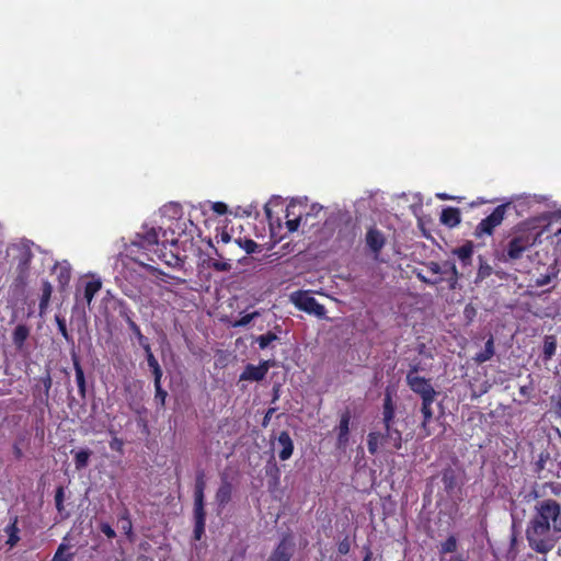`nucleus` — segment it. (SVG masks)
<instances>
[{
	"instance_id": "1",
	"label": "nucleus",
	"mask_w": 561,
	"mask_h": 561,
	"mask_svg": "<svg viewBox=\"0 0 561 561\" xmlns=\"http://www.w3.org/2000/svg\"><path fill=\"white\" fill-rule=\"evenodd\" d=\"M561 535V508L554 500H543L535 505L526 528L529 547L538 553L550 552Z\"/></svg>"
},
{
	"instance_id": "2",
	"label": "nucleus",
	"mask_w": 561,
	"mask_h": 561,
	"mask_svg": "<svg viewBox=\"0 0 561 561\" xmlns=\"http://www.w3.org/2000/svg\"><path fill=\"white\" fill-rule=\"evenodd\" d=\"M417 370L416 366L411 367L407 374V383L414 393L421 397L420 411L423 420L420 425V437L425 438L432 435L430 423L434 415L433 403L438 392L433 388L428 379L417 375Z\"/></svg>"
},
{
	"instance_id": "3",
	"label": "nucleus",
	"mask_w": 561,
	"mask_h": 561,
	"mask_svg": "<svg viewBox=\"0 0 561 561\" xmlns=\"http://www.w3.org/2000/svg\"><path fill=\"white\" fill-rule=\"evenodd\" d=\"M290 301L299 309L318 318L325 317V308L320 305L308 291H296L290 295Z\"/></svg>"
},
{
	"instance_id": "4",
	"label": "nucleus",
	"mask_w": 561,
	"mask_h": 561,
	"mask_svg": "<svg viewBox=\"0 0 561 561\" xmlns=\"http://www.w3.org/2000/svg\"><path fill=\"white\" fill-rule=\"evenodd\" d=\"M507 204L499 205L491 215L486 218L482 219L474 230V236L477 238H482L483 236H491L496 227H499L505 217Z\"/></svg>"
},
{
	"instance_id": "5",
	"label": "nucleus",
	"mask_w": 561,
	"mask_h": 561,
	"mask_svg": "<svg viewBox=\"0 0 561 561\" xmlns=\"http://www.w3.org/2000/svg\"><path fill=\"white\" fill-rule=\"evenodd\" d=\"M160 230L161 229H156L154 227L144 225L141 231L136 233L135 239L131 241V244L135 247L142 248L145 250H150L153 245H157L159 243Z\"/></svg>"
},
{
	"instance_id": "6",
	"label": "nucleus",
	"mask_w": 561,
	"mask_h": 561,
	"mask_svg": "<svg viewBox=\"0 0 561 561\" xmlns=\"http://www.w3.org/2000/svg\"><path fill=\"white\" fill-rule=\"evenodd\" d=\"M295 208L294 205H289L286 209V227L290 232L297 231L298 228L302 225H308L309 217H316L318 214L322 210V206L318 204H313L310 208V211H308L306 215H298L295 218L290 219V215H294L293 209Z\"/></svg>"
},
{
	"instance_id": "7",
	"label": "nucleus",
	"mask_w": 561,
	"mask_h": 561,
	"mask_svg": "<svg viewBox=\"0 0 561 561\" xmlns=\"http://www.w3.org/2000/svg\"><path fill=\"white\" fill-rule=\"evenodd\" d=\"M270 367L268 360H264L257 366L248 365L241 374L240 380L260 381L266 376Z\"/></svg>"
},
{
	"instance_id": "8",
	"label": "nucleus",
	"mask_w": 561,
	"mask_h": 561,
	"mask_svg": "<svg viewBox=\"0 0 561 561\" xmlns=\"http://www.w3.org/2000/svg\"><path fill=\"white\" fill-rule=\"evenodd\" d=\"M531 245L527 236H519L512 239L507 245V255L511 260L522 257L523 253Z\"/></svg>"
},
{
	"instance_id": "9",
	"label": "nucleus",
	"mask_w": 561,
	"mask_h": 561,
	"mask_svg": "<svg viewBox=\"0 0 561 561\" xmlns=\"http://www.w3.org/2000/svg\"><path fill=\"white\" fill-rule=\"evenodd\" d=\"M276 446L278 448V456L282 460H287L291 457L294 451V443L287 432H282L277 437Z\"/></svg>"
},
{
	"instance_id": "10",
	"label": "nucleus",
	"mask_w": 561,
	"mask_h": 561,
	"mask_svg": "<svg viewBox=\"0 0 561 561\" xmlns=\"http://www.w3.org/2000/svg\"><path fill=\"white\" fill-rule=\"evenodd\" d=\"M366 243L374 253L378 254L385 245V237L379 230L370 228L366 233Z\"/></svg>"
},
{
	"instance_id": "11",
	"label": "nucleus",
	"mask_w": 561,
	"mask_h": 561,
	"mask_svg": "<svg viewBox=\"0 0 561 561\" xmlns=\"http://www.w3.org/2000/svg\"><path fill=\"white\" fill-rule=\"evenodd\" d=\"M385 434H381L385 444L392 446L394 449L402 447V435L401 432L392 427V424L385 425Z\"/></svg>"
},
{
	"instance_id": "12",
	"label": "nucleus",
	"mask_w": 561,
	"mask_h": 561,
	"mask_svg": "<svg viewBox=\"0 0 561 561\" xmlns=\"http://www.w3.org/2000/svg\"><path fill=\"white\" fill-rule=\"evenodd\" d=\"M293 554V545L283 539L270 558V561H289Z\"/></svg>"
},
{
	"instance_id": "13",
	"label": "nucleus",
	"mask_w": 561,
	"mask_h": 561,
	"mask_svg": "<svg viewBox=\"0 0 561 561\" xmlns=\"http://www.w3.org/2000/svg\"><path fill=\"white\" fill-rule=\"evenodd\" d=\"M350 421H351V414L348 412H345L342 414L340 424L337 426V446L344 447L348 442V433H350Z\"/></svg>"
},
{
	"instance_id": "14",
	"label": "nucleus",
	"mask_w": 561,
	"mask_h": 561,
	"mask_svg": "<svg viewBox=\"0 0 561 561\" xmlns=\"http://www.w3.org/2000/svg\"><path fill=\"white\" fill-rule=\"evenodd\" d=\"M440 221L448 227H456L460 222V213L457 208L448 207L442 211Z\"/></svg>"
},
{
	"instance_id": "15",
	"label": "nucleus",
	"mask_w": 561,
	"mask_h": 561,
	"mask_svg": "<svg viewBox=\"0 0 561 561\" xmlns=\"http://www.w3.org/2000/svg\"><path fill=\"white\" fill-rule=\"evenodd\" d=\"M453 253L462 262L463 265H468L471 261L473 253V245L471 242L455 249Z\"/></svg>"
},
{
	"instance_id": "16",
	"label": "nucleus",
	"mask_w": 561,
	"mask_h": 561,
	"mask_svg": "<svg viewBox=\"0 0 561 561\" xmlns=\"http://www.w3.org/2000/svg\"><path fill=\"white\" fill-rule=\"evenodd\" d=\"M102 287V283L100 279H93L85 284L83 299L90 305L94 298V296L99 293Z\"/></svg>"
},
{
	"instance_id": "17",
	"label": "nucleus",
	"mask_w": 561,
	"mask_h": 561,
	"mask_svg": "<svg viewBox=\"0 0 561 561\" xmlns=\"http://www.w3.org/2000/svg\"><path fill=\"white\" fill-rule=\"evenodd\" d=\"M383 425H389L393 423L394 419V407L392 403L391 396L389 393L386 394L383 401Z\"/></svg>"
},
{
	"instance_id": "18",
	"label": "nucleus",
	"mask_w": 561,
	"mask_h": 561,
	"mask_svg": "<svg viewBox=\"0 0 561 561\" xmlns=\"http://www.w3.org/2000/svg\"><path fill=\"white\" fill-rule=\"evenodd\" d=\"M383 440H382V437H381V434L378 433V432H371L368 434V439H367V447H368V451L371 454V455H375L377 454L378 449H379V446L380 445H383Z\"/></svg>"
},
{
	"instance_id": "19",
	"label": "nucleus",
	"mask_w": 561,
	"mask_h": 561,
	"mask_svg": "<svg viewBox=\"0 0 561 561\" xmlns=\"http://www.w3.org/2000/svg\"><path fill=\"white\" fill-rule=\"evenodd\" d=\"M494 355V343H493V337L491 336L486 342H485V346H484V350L480 353L477 354L476 356V362L478 363H484L489 359H491V357Z\"/></svg>"
},
{
	"instance_id": "20",
	"label": "nucleus",
	"mask_w": 561,
	"mask_h": 561,
	"mask_svg": "<svg viewBox=\"0 0 561 561\" xmlns=\"http://www.w3.org/2000/svg\"><path fill=\"white\" fill-rule=\"evenodd\" d=\"M27 336H28V329L25 325H18L14 329L13 342L19 350L22 348Z\"/></svg>"
},
{
	"instance_id": "21",
	"label": "nucleus",
	"mask_w": 561,
	"mask_h": 561,
	"mask_svg": "<svg viewBox=\"0 0 561 561\" xmlns=\"http://www.w3.org/2000/svg\"><path fill=\"white\" fill-rule=\"evenodd\" d=\"M231 496V485L228 482L222 483L216 493V501L220 505H225L229 502Z\"/></svg>"
},
{
	"instance_id": "22",
	"label": "nucleus",
	"mask_w": 561,
	"mask_h": 561,
	"mask_svg": "<svg viewBox=\"0 0 561 561\" xmlns=\"http://www.w3.org/2000/svg\"><path fill=\"white\" fill-rule=\"evenodd\" d=\"M73 368H75V373H76V381H77V385L79 388V392L82 397H84V394H85L84 373H83V369L78 360L73 362Z\"/></svg>"
},
{
	"instance_id": "23",
	"label": "nucleus",
	"mask_w": 561,
	"mask_h": 561,
	"mask_svg": "<svg viewBox=\"0 0 561 561\" xmlns=\"http://www.w3.org/2000/svg\"><path fill=\"white\" fill-rule=\"evenodd\" d=\"M118 523L121 524V530L129 538H133V524L129 518L128 511L125 510L121 515Z\"/></svg>"
},
{
	"instance_id": "24",
	"label": "nucleus",
	"mask_w": 561,
	"mask_h": 561,
	"mask_svg": "<svg viewBox=\"0 0 561 561\" xmlns=\"http://www.w3.org/2000/svg\"><path fill=\"white\" fill-rule=\"evenodd\" d=\"M70 549V546L62 542L59 545L57 551L55 552L51 561H71L73 558V554L68 552Z\"/></svg>"
},
{
	"instance_id": "25",
	"label": "nucleus",
	"mask_w": 561,
	"mask_h": 561,
	"mask_svg": "<svg viewBox=\"0 0 561 561\" xmlns=\"http://www.w3.org/2000/svg\"><path fill=\"white\" fill-rule=\"evenodd\" d=\"M90 455H91V451L85 450V449H82V450H79L76 453L75 463H76V468L78 470H81L88 466Z\"/></svg>"
},
{
	"instance_id": "26",
	"label": "nucleus",
	"mask_w": 561,
	"mask_h": 561,
	"mask_svg": "<svg viewBox=\"0 0 561 561\" xmlns=\"http://www.w3.org/2000/svg\"><path fill=\"white\" fill-rule=\"evenodd\" d=\"M557 350V342L554 336H546L545 343H543V355L546 359H550Z\"/></svg>"
},
{
	"instance_id": "27",
	"label": "nucleus",
	"mask_w": 561,
	"mask_h": 561,
	"mask_svg": "<svg viewBox=\"0 0 561 561\" xmlns=\"http://www.w3.org/2000/svg\"><path fill=\"white\" fill-rule=\"evenodd\" d=\"M195 517V529L194 536L196 540H199L205 529V514H194Z\"/></svg>"
},
{
	"instance_id": "28",
	"label": "nucleus",
	"mask_w": 561,
	"mask_h": 561,
	"mask_svg": "<svg viewBox=\"0 0 561 561\" xmlns=\"http://www.w3.org/2000/svg\"><path fill=\"white\" fill-rule=\"evenodd\" d=\"M194 514H205L204 492L194 491Z\"/></svg>"
},
{
	"instance_id": "29",
	"label": "nucleus",
	"mask_w": 561,
	"mask_h": 561,
	"mask_svg": "<svg viewBox=\"0 0 561 561\" xmlns=\"http://www.w3.org/2000/svg\"><path fill=\"white\" fill-rule=\"evenodd\" d=\"M278 337L275 333L267 332L266 334L260 335L256 339L260 348L264 350L271 345L272 342L276 341Z\"/></svg>"
},
{
	"instance_id": "30",
	"label": "nucleus",
	"mask_w": 561,
	"mask_h": 561,
	"mask_svg": "<svg viewBox=\"0 0 561 561\" xmlns=\"http://www.w3.org/2000/svg\"><path fill=\"white\" fill-rule=\"evenodd\" d=\"M50 295H51V286L48 283H45L44 284L42 299H41V302H39L41 313L44 312L45 309L47 308Z\"/></svg>"
},
{
	"instance_id": "31",
	"label": "nucleus",
	"mask_w": 561,
	"mask_h": 561,
	"mask_svg": "<svg viewBox=\"0 0 561 561\" xmlns=\"http://www.w3.org/2000/svg\"><path fill=\"white\" fill-rule=\"evenodd\" d=\"M457 548V540L454 536H450L447 538L442 545H440V553H450L454 552Z\"/></svg>"
},
{
	"instance_id": "32",
	"label": "nucleus",
	"mask_w": 561,
	"mask_h": 561,
	"mask_svg": "<svg viewBox=\"0 0 561 561\" xmlns=\"http://www.w3.org/2000/svg\"><path fill=\"white\" fill-rule=\"evenodd\" d=\"M240 248H242L248 254H251V253H254L256 251V249L259 248L257 243L254 242L253 240L251 239H245V240H241V239H238L236 241Z\"/></svg>"
},
{
	"instance_id": "33",
	"label": "nucleus",
	"mask_w": 561,
	"mask_h": 561,
	"mask_svg": "<svg viewBox=\"0 0 561 561\" xmlns=\"http://www.w3.org/2000/svg\"><path fill=\"white\" fill-rule=\"evenodd\" d=\"M5 531L9 535L8 543L13 547L18 541L19 537L16 535L18 528H16V520H14L12 524L8 525L5 528Z\"/></svg>"
},
{
	"instance_id": "34",
	"label": "nucleus",
	"mask_w": 561,
	"mask_h": 561,
	"mask_svg": "<svg viewBox=\"0 0 561 561\" xmlns=\"http://www.w3.org/2000/svg\"><path fill=\"white\" fill-rule=\"evenodd\" d=\"M556 276H557L556 268H554V267H552V272H551V273L540 275V276L535 280V284H536V286H538V287L546 286V285H548V284L552 280V278H554Z\"/></svg>"
},
{
	"instance_id": "35",
	"label": "nucleus",
	"mask_w": 561,
	"mask_h": 561,
	"mask_svg": "<svg viewBox=\"0 0 561 561\" xmlns=\"http://www.w3.org/2000/svg\"><path fill=\"white\" fill-rule=\"evenodd\" d=\"M58 278L62 286L67 285L70 280V267L68 265H60L58 267Z\"/></svg>"
},
{
	"instance_id": "36",
	"label": "nucleus",
	"mask_w": 561,
	"mask_h": 561,
	"mask_svg": "<svg viewBox=\"0 0 561 561\" xmlns=\"http://www.w3.org/2000/svg\"><path fill=\"white\" fill-rule=\"evenodd\" d=\"M444 270H446V273H444V275L450 276L449 279L456 280L458 278V271L454 263L445 262Z\"/></svg>"
},
{
	"instance_id": "37",
	"label": "nucleus",
	"mask_w": 561,
	"mask_h": 561,
	"mask_svg": "<svg viewBox=\"0 0 561 561\" xmlns=\"http://www.w3.org/2000/svg\"><path fill=\"white\" fill-rule=\"evenodd\" d=\"M144 350H145L146 355H147L148 366L151 368V370L156 369L157 367H160L158 360L156 359V357L153 356V354L151 352L150 345L146 344Z\"/></svg>"
},
{
	"instance_id": "38",
	"label": "nucleus",
	"mask_w": 561,
	"mask_h": 561,
	"mask_svg": "<svg viewBox=\"0 0 561 561\" xmlns=\"http://www.w3.org/2000/svg\"><path fill=\"white\" fill-rule=\"evenodd\" d=\"M129 327L137 336L139 344L145 348V345L148 344V342L147 339L141 334L139 327L133 321L129 322Z\"/></svg>"
},
{
	"instance_id": "39",
	"label": "nucleus",
	"mask_w": 561,
	"mask_h": 561,
	"mask_svg": "<svg viewBox=\"0 0 561 561\" xmlns=\"http://www.w3.org/2000/svg\"><path fill=\"white\" fill-rule=\"evenodd\" d=\"M259 311H254L252 313H248L243 316L240 320L236 321L234 327H245L248 325L254 318L259 316Z\"/></svg>"
},
{
	"instance_id": "40",
	"label": "nucleus",
	"mask_w": 561,
	"mask_h": 561,
	"mask_svg": "<svg viewBox=\"0 0 561 561\" xmlns=\"http://www.w3.org/2000/svg\"><path fill=\"white\" fill-rule=\"evenodd\" d=\"M211 267L219 272H228L231 270V264L228 261H213Z\"/></svg>"
},
{
	"instance_id": "41",
	"label": "nucleus",
	"mask_w": 561,
	"mask_h": 561,
	"mask_svg": "<svg viewBox=\"0 0 561 561\" xmlns=\"http://www.w3.org/2000/svg\"><path fill=\"white\" fill-rule=\"evenodd\" d=\"M211 210L218 215H225L228 210L227 205L221 202L208 203Z\"/></svg>"
},
{
	"instance_id": "42",
	"label": "nucleus",
	"mask_w": 561,
	"mask_h": 561,
	"mask_svg": "<svg viewBox=\"0 0 561 561\" xmlns=\"http://www.w3.org/2000/svg\"><path fill=\"white\" fill-rule=\"evenodd\" d=\"M56 322H57V325H58V330L60 332V334L67 340L69 341L70 340V336H69V333L67 331V327H66V321L65 319L56 316Z\"/></svg>"
},
{
	"instance_id": "43",
	"label": "nucleus",
	"mask_w": 561,
	"mask_h": 561,
	"mask_svg": "<svg viewBox=\"0 0 561 561\" xmlns=\"http://www.w3.org/2000/svg\"><path fill=\"white\" fill-rule=\"evenodd\" d=\"M427 268L433 273V274H436V275H444V273H446V270H444V264L443 265H439L438 263H435V262H431L428 263L427 265Z\"/></svg>"
},
{
	"instance_id": "44",
	"label": "nucleus",
	"mask_w": 561,
	"mask_h": 561,
	"mask_svg": "<svg viewBox=\"0 0 561 561\" xmlns=\"http://www.w3.org/2000/svg\"><path fill=\"white\" fill-rule=\"evenodd\" d=\"M156 388V396L154 399L159 400L161 405H164L165 398H167V391H164L161 387V385L154 386Z\"/></svg>"
},
{
	"instance_id": "45",
	"label": "nucleus",
	"mask_w": 561,
	"mask_h": 561,
	"mask_svg": "<svg viewBox=\"0 0 561 561\" xmlns=\"http://www.w3.org/2000/svg\"><path fill=\"white\" fill-rule=\"evenodd\" d=\"M100 529L107 538H114L116 536L115 530L106 523H102Z\"/></svg>"
},
{
	"instance_id": "46",
	"label": "nucleus",
	"mask_w": 561,
	"mask_h": 561,
	"mask_svg": "<svg viewBox=\"0 0 561 561\" xmlns=\"http://www.w3.org/2000/svg\"><path fill=\"white\" fill-rule=\"evenodd\" d=\"M152 374L154 376V386L161 385V378H162L161 367H157L156 369H152Z\"/></svg>"
},
{
	"instance_id": "47",
	"label": "nucleus",
	"mask_w": 561,
	"mask_h": 561,
	"mask_svg": "<svg viewBox=\"0 0 561 561\" xmlns=\"http://www.w3.org/2000/svg\"><path fill=\"white\" fill-rule=\"evenodd\" d=\"M55 500H56V505H57L58 510H60L61 508V504H62V500H64V491H62L61 488H59L57 490Z\"/></svg>"
},
{
	"instance_id": "48",
	"label": "nucleus",
	"mask_w": 561,
	"mask_h": 561,
	"mask_svg": "<svg viewBox=\"0 0 561 561\" xmlns=\"http://www.w3.org/2000/svg\"><path fill=\"white\" fill-rule=\"evenodd\" d=\"M205 490V481L203 479V476H198L197 479H196V483H195V491H202L204 492Z\"/></svg>"
},
{
	"instance_id": "49",
	"label": "nucleus",
	"mask_w": 561,
	"mask_h": 561,
	"mask_svg": "<svg viewBox=\"0 0 561 561\" xmlns=\"http://www.w3.org/2000/svg\"><path fill=\"white\" fill-rule=\"evenodd\" d=\"M218 241H221L224 243H228L231 240V237L228 232L222 231L219 236H217Z\"/></svg>"
},
{
	"instance_id": "50",
	"label": "nucleus",
	"mask_w": 561,
	"mask_h": 561,
	"mask_svg": "<svg viewBox=\"0 0 561 561\" xmlns=\"http://www.w3.org/2000/svg\"><path fill=\"white\" fill-rule=\"evenodd\" d=\"M350 550V545L347 541H342L340 545H339V551L340 553L342 554H345L347 553Z\"/></svg>"
},
{
	"instance_id": "51",
	"label": "nucleus",
	"mask_w": 561,
	"mask_h": 561,
	"mask_svg": "<svg viewBox=\"0 0 561 561\" xmlns=\"http://www.w3.org/2000/svg\"><path fill=\"white\" fill-rule=\"evenodd\" d=\"M419 277H420V279H422L423 282L428 283V284H437L442 279V278L428 279L427 277H424L421 274H419Z\"/></svg>"
},
{
	"instance_id": "52",
	"label": "nucleus",
	"mask_w": 561,
	"mask_h": 561,
	"mask_svg": "<svg viewBox=\"0 0 561 561\" xmlns=\"http://www.w3.org/2000/svg\"><path fill=\"white\" fill-rule=\"evenodd\" d=\"M275 409H268V411L266 412L265 416H264V421H263V425H266L268 420L271 419L272 414L274 413Z\"/></svg>"
},
{
	"instance_id": "53",
	"label": "nucleus",
	"mask_w": 561,
	"mask_h": 561,
	"mask_svg": "<svg viewBox=\"0 0 561 561\" xmlns=\"http://www.w3.org/2000/svg\"><path fill=\"white\" fill-rule=\"evenodd\" d=\"M264 211H265L266 217H267L268 219H271V218H272V210H271V208H270L268 204H266V205L264 206Z\"/></svg>"
},
{
	"instance_id": "54",
	"label": "nucleus",
	"mask_w": 561,
	"mask_h": 561,
	"mask_svg": "<svg viewBox=\"0 0 561 561\" xmlns=\"http://www.w3.org/2000/svg\"><path fill=\"white\" fill-rule=\"evenodd\" d=\"M440 561H445V559H442ZM448 561H466L461 556H454Z\"/></svg>"
},
{
	"instance_id": "55",
	"label": "nucleus",
	"mask_w": 561,
	"mask_h": 561,
	"mask_svg": "<svg viewBox=\"0 0 561 561\" xmlns=\"http://www.w3.org/2000/svg\"><path fill=\"white\" fill-rule=\"evenodd\" d=\"M436 196H437L439 199H442V201L450 199V196H448V195H447V194H445V193H438Z\"/></svg>"
},
{
	"instance_id": "56",
	"label": "nucleus",
	"mask_w": 561,
	"mask_h": 561,
	"mask_svg": "<svg viewBox=\"0 0 561 561\" xmlns=\"http://www.w3.org/2000/svg\"><path fill=\"white\" fill-rule=\"evenodd\" d=\"M371 557H373L371 551H367V553H366V556H365L363 561H371Z\"/></svg>"
},
{
	"instance_id": "57",
	"label": "nucleus",
	"mask_w": 561,
	"mask_h": 561,
	"mask_svg": "<svg viewBox=\"0 0 561 561\" xmlns=\"http://www.w3.org/2000/svg\"><path fill=\"white\" fill-rule=\"evenodd\" d=\"M49 386H50V379L48 378L47 383H46L47 389L49 388Z\"/></svg>"
},
{
	"instance_id": "58",
	"label": "nucleus",
	"mask_w": 561,
	"mask_h": 561,
	"mask_svg": "<svg viewBox=\"0 0 561 561\" xmlns=\"http://www.w3.org/2000/svg\"><path fill=\"white\" fill-rule=\"evenodd\" d=\"M479 275L484 276L483 271H479Z\"/></svg>"
},
{
	"instance_id": "59",
	"label": "nucleus",
	"mask_w": 561,
	"mask_h": 561,
	"mask_svg": "<svg viewBox=\"0 0 561 561\" xmlns=\"http://www.w3.org/2000/svg\"><path fill=\"white\" fill-rule=\"evenodd\" d=\"M558 236H561V228L557 232Z\"/></svg>"
}]
</instances>
